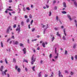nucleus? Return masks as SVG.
<instances>
[{
  "label": "nucleus",
  "mask_w": 77,
  "mask_h": 77,
  "mask_svg": "<svg viewBox=\"0 0 77 77\" xmlns=\"http://www.w3.org/2000/svg\"><path fill=\"white\" fill-rule=\"evenodd\" d=\"M65 72L66 73H68V71L66 70L65 71Z\"/></svg>",
  "instance_id": "obj_60"
},
{
  "label": "nucleus",
  "mask_w": 77,
  "mask_h": 77,
  "mask_svg": "<svg viewBox=\"0 0 77 77\" xmlns=\"http://www.w3.org/2000/svg\"><path fill=\"white\" fill-rule=\"evenodd\" d=\"M56 19L57 21H59V17H58V16H56Z\"/></svg>",
  "instance_id": "obj_21"
},
{
  "label": "nucleus",
  "mask_w": 77,
  "mask_h": 77,
  "mask_svg": "<svg viewBox=\"0 0 77 77\" xmlns=\"http://www.w3.org/2000/svg\"><path fill=\"white\" fill-rule=\"evenodd\" d=\"M6 72H8L7 70H5L4 72V73L5 75H6Z\"/></svg>",
  "instance_id": "obj_16"
},
{
  "label": "nucleus",
  "mask_w": 77,
  "mask_h": 77,
  "mask_svg": "<svg viewBox=\"0 0 77 77\" xmlns=\"http://www.w3.org/2000/svg\"><path fill=\"white\" fill-rule=\"evenodd\" d=\"M63 6L64 8H66V5L65 2H63Z\"/></svg>",
  "instance_id": "obj_6"
},
{
  "label": "nucleus",
  "mask_w": 77,
  "mask_h": 77,
  "mask_svg": "<svg viewBox=\"0 0 77 77\" xmlns=\"http://www.w3.org/2000/svg\"><path fill=\"white\" fill-rule=\"evenodd\" d=\"M18 68V66H16L15 67V69L16 70Z\"/></svg>",
  "instance_id": "obj_35"
},
{
  "label": "nucleus",
  "mask_w": 77,
  "mask_h": 77,
  "mask_svg": "<svg viewBox=\"0 0 77 77\" xmlns=\"http://www.w3.org/2000/svg\"><path fill=\"white\" fill-rule=\"evenodd\" d=\"M72 1L74 2V4L75 6H76L77 7V3H76L75 1V0H71Z\"/></svg>",
  "instance_id": "obj_5"
},
{
  "label": "nucleus",
  "mask_w": 77,
  "mask_h": 77,
  "mask_svg": "<svg viewBox=\"0 0 77 77\" xmlns=\"http://www.w3.org/2000/svg\"><path fill=\"white\" fill-rule=\"evenodd\" d=\"M26 62V63H28V61L24 59L23 62Z\"/></svg>",
  "instance_id": "obj_18"
},
{
  "label": "nucleus",
  "mask_w": 77,
  "mask_h": 77,
  "mask_svg": "<svg viewBox=\"0 0 77 77\" xmlns=\"http://www.w3.org/2000/svg\"><path fill=\"white\" fill-rule=\"evenodd\" d=\"M42 45L43 47H45V43L43 42L42 43Z\"/></svg>",
  "instance_id": "obj_13"
},
{
  "label": "nucleus",
  "mask_w": 77,
  "mask_h": 77,
  "mask_svg": "<svg viewBox=\"0 0 77 77\" xmlns=\"http://www.w3.org/2000/svg\"><path fill=\"white\" fill-rule=\"evenodd\" d=\"M13 63H16V59H15V58H14L13 59Z\"/></svg>",
  "instance_id": "obj_7"
},
{
  "label": "nucleus",
  "mask_w": 77,
  "mask_h": 77,
  "mask_svg": "<svg viewBox=\"0 0 77 77\" xmlns=\"http://www.w3.org/2000/svg\"><path fill=\"white\" fill-rule=\"evenodd\" d=\"M3 66H2L0 68V71H1L2 72V71H3Z\"/></svg>",
  "instance_id": "obj_10"
},
{
  "label": "nucleus",
  "mask_w": 77,
  "mask_h": 77,
  "mask_svg": "<svg viewBox=\"0 0 77 77\" xmlns=\"http://www.w3.org/2000/svg\"><path fill=\"white\" fill-rule=\"evenodd\" d=\"M11 26H9L8 27V28L7 29L6 32L7 33H9V29H11Z\"/></svg>",
  "instance_id": "obj_3"
},
{
  "label": "nucleus",
  "mask_w": 77,
  "mask_h": 77,
  "mask_svg": "<svg viewBox=\"0 0 77 77\" xmlns=\"http://www.w3.org/2000/svg\"><path fill=\"white\" fill-rule=\"evenodd\" d=\"M48 76V75H47V74H45V77H47Z\"/></svg>",
  "instance_id": "obj_50"
},
{
  "label": "nucleus",
  "mask_w": 77,
  "mask_h": 77,
  "mask_svg": "<svg viewBox=\"0 0 77 77\" xmlns=\"http://www.w3.org/2000/svg\"><path fill=\"white\" fill-rule=\"evenodd\" d=\"M33 22V20H32L31 22V25H32V23Z\"/></svg>",
  "instance_id": "obj_27"
},
{
  "label": "nucleus",
  "mask_w": 77,
  "mask_h": 77,
  "mask_svg": "<svg viewBox=\"0 0 77 77\" xmlns=\"http://www.w3.org/2000/svg\"><path fill=\"white\" fill-rule=\"evenodd\" d=\"M16 27V24H14V26H13V27L14 28H15V27Z\"/></svg>",
  "instance_id": "obj_41"
},
{
  "label": "nucleus",
  "mask_w": 77,
  "mask_h": 77,
  "mask_svg": "<svg viewBox=\"0 0 77 77\" xmlns=\"http://www.w3.org/2000/svg\"><path fill=\"white\" fill-rule=\"evenodd\" d=\"M9 2L10 3H12V0H9Z\"/></svg>",
  "instance_id": "obj_44"
},
{
  "label": "nucleus",
  "mask_w": 77,
  "mask_h": 77,
  "mask_svg": "<svg viewBox=\"0 0 77 77\" xmlns=\"http://www.w3.org/2000/svg\"><path fill=\"white\" fill-rule=\"evenodd\" d=\"M25 70L26 71H28L27 68L26 67L25 68Z\"/></svg>",
  "instance_id": "obj_53"
},
{
  "label": "nucleus",
  "mask_w": 77,
  "mask_h": 77,
  "mask_svg": "<svg viewBox=\"0 0 77 77\" xmlns=\"http://www.w3.org/2000/svg\"><path fill=\"white\" fill-rule=\"evenodd\" d=\"M56 35L58 36H60V34L59 33V32H57Z\"/></svg>",
  "instance_id": "obj_12"
},
{
  "label": "nucleus",
  "mask_w": 77,
  "mask_h": 77,
  "mask_svg": "<svg viewBox=\"0 0 77 77\" xmlns=\"http://www.w3.org/2000/svg\"><path fill=\"white\" fill-rule=\"evenodd\" d=\"M26 9H27V10H28V11H30V9L29 7H27Z\"/></svg>",
  "instance_id": "obj_26"
},
{
  "label": "nucleus",
  "mask_w": 77,
  "mask_h": 77,
  "mask_svg": "<svg viewBox=\"0 0 77 77\" xmlns=\"http://www.w3.org/2000/svg\"><path fill=\"white\" fill-rule=\"evenodd\" d=\"M75 47H76V44H75L73 45V48H75Z\"/></svg>",
  "instance_id": "obj_19"
},
{
  "label": "nucleus",
  "mask_w": 77,
  "mask_h": 77,
  "mask_svg": "<svg viewBox=\"0 0 77 77\" xmlns=\"http://www.w3.org/2000/svg\"><path fill=\"white\" fill-rule=\"evenodd\" d=\"M57 8V7H55L54 8V9H55V10H56Z\"/></svg>",
  "instance_id": "obj_43"
},
{
  "label": "nucleus",
  "mask_w": 77,
  "mask_h": 77,
  "mask_svg": "<svg viewBox=\"0 0 77 77\" xmlns=\"http://www.w3.org/2000/svg\"><path fill=\"white\" fill-rule=\"evenodd\" d=\"M41 72H40L39 74L38 75L39 77H41Z\"/></svg>",
  "instance_id": "obj_15"
},
{
  "label": "nucleus",
  "mask_w": 77,
  "mask_h": 77,
  "mask_svg": "<svg viewBox=\"0 0 77 77\" xmlns=\"http://www.w3.org/2000/svg\"><path fill=\"white\" fill-rule=\"evenodd\" d=\"M8 11L6 10L5 11V13H6V14H7V13H8Z\"/></svg>",
  "instance_id": "obj_55"
},
{
  "label": "nucleus",
  "mask_w": 77,
  "mask_h": 77,
  "mask_svg": "<svg viewBox=\"0 0 77 77\" xmlns=\"http://www.w3.org/2000/svg\"><path fill=\"white\" fill-rule=\"evenodd\" d=\"M29 17L30 18H32V16L31 14H30V15L29 16Z\"/></svg>",
  "instance_id": "obj_30"
},
{
  "label": "nucleus",
  "mask_w": 77,
  "mask_h": 77,
  "mask_svg": "<svg viewBox=\"0 0 77 77\" xmlns=\"http://www.w3.org/2000/svg\"><path fill=\"white\" fill-rule=\"evenodd\" d=\"M35 30V28L32 29V32H34Z\"/></svg>",
  "instance_id": "obj_42"
},
{
  "label": "nucleus",
  "mask_w": 77,
  "mask_h": 77,
  "mask_svg": "<svg viewBox=\"0 0 77 77\" xmlns=\"http://www.w3.org/2000/svg\"><path fill=\"white\" fill-rule=\"evenodd\" d=\"M18 44V41H16L15 42V43H14V44L15 45H17Z\"/></svg>",
  "instance_id": "obj_11"
},
{
  "label": "nucleus",
  "mask_w": 77,
  "mask_h": 77,
  "mask_svg": "<svg viewBox=\"0 0 77 77\" xmlns=\"http://www.w3.org/2000/svg\"><path fill=\"white\" fill-rule=\"evenodd\" d=\"M11 38L12 39H15V37H14V36L12 35L11 37Z\"/></svg>",
  "instance_id": "obj_36"
},
{
  "label": "nucleus",
  "mask_w": 77,
  "mask_h": 77,
  "mask_svg": "<svg viewBox=\"0 0 77 77\" xmlns=\"http://www.w3.org/2000/svg\"><path fill=\"white\" fill-rule=\"evenodd\" d=\"M9 15L11 16H12V14H11V12H9Z\"/></svg>",
  "instance_id": "obj_59"
},
{
  "label": "nucleus",
  "mask_w": 77,
  "mask_h": 77,
  "mask_svg": "<svg viewBox=\"0 0 77 77\" xmlns=\"http://www.w3.org/2000/svg\"><path fill=\"white\" fill-rule=\"evenodd\" d=\"M55 30H57V28H54Z\"/></svg>",
  "instance_id": "obj_63"
},
{
  "label": "nucleus",
  "mask_w": 77,
  "mask_h": 77,
  "mask_svg": "<svg viewBox=\"0 0 77 77\" xmlns=\"http://www.w3.org/2000/svg\"><path fill=\"white\" fill-rule=\"evenodd\" d=\"M34 59V58L33 57V56L32 57V59H31V60H32L31 64H32V65H33V64L34 63L33 62H35L36 60V58H35Z\"/></svg>",
  "instance_id": "obj_1"
},
{
  "label": "nucleus",
  "mask_w": 77,
  "mask_h": 77,
  "mask_svg": "<svg viewBox=\"0 0 77 77\" xmlns=\"http://www.w3.org/2000/svg\"><path fill=\"white\" fill-rule=\"evenodd\" d=\"M51 57H52V54H51L49 55V57L50 58H51Z\"/></svg>",
  "instance_id": "obj_25"
},
{
  "label": "nucleus",
  "mask_w": 77,
  "mask_h": 77,
  "mask_svg": "<svg viewBox=\"0 0 77 77\" xmlns=\"http://www.w3.org/2000/svg\"><path fill=\"white\" fill-rule=\"evenodd\" d=\"M75 59H77V55H75Z\"/></svg>",
  "instance_id": "obj_56"
},
{
  "label": "nucleus",
  "mask_w": 77,
  "mask_h": 77,
  "mask_svg": "<svg viewBox=\"0 0 77 77\" xmlns=\"http://www.w3.org/2000/svg\"><path fill=\"white\" fill-rule=\"evenodd\" d=\"M54 40V36H53L52 38V40H51L52 42H53Z\"/></svg>",
  "instance_id": "obj_17"
},
{
  "label": "nucleus",
  "mask_w": 77,
  "mask_h": 77,
  "mask_svg": "<svg viewBox=\"0 0 77 77\" xmlns=\"http://www.w3.org/2000/svg\"><path fill=\"white\" fill-rule=\"evenodd\" d=\"M7 76L8 77H9L10 76L9 75V74H7Z\"/></svg>",
  "instance_id": "obj_62"
},
{
  "label": "nucleus",
  "mask_w": 77,
  "mask_h": 77,
  "mask_svg": "<svg viewBox=\"0 0 77 77\" xmlns=\"http://www.w3.org/2000/svg\"><path fill=\"white\" fill-rule=\"evenodd\" d=\"M10 41V38H9L8 40H7V42H9Z\"/></svg>",
  "instance_id": "obj_51"
},
{
  "label": "nucleus",
  "mask_w": 77,
  "mask_h": 77,
  "mask_svg": "<svg viewBox=\"0 0 77 77\" xmlns=\"http://www.w3.org/2000/svg\"><path fill=\"white\" fill-rule=\"evenodd\" d=\"M20 47H22V46H23V44L22 43H20Z\"/></svg>",
  "instance_id": "obj_29"
},
{
  "label": "nucleus",
  "mask_w": 77,
  "mask_h": 77,
  "mask_svg": "<svg viewBox=\"0 0 77 77\" xmlns=\"http://www.w3.org/2000/svg\"><path fill=\"white\" fill-rule=\"evenodd\" d=\"M37 50H40V49L39 48V47L37 48Z\"/></svg>",
  "instance_id": "obj_49"
},
{
  "label": "nucleus",
  "mask_w": 77,
  "mask_h": 77,
  "mask_svg": "<svg viewBox=\"0 0 77 77\" xmlns=\"http://www.w3.org/2000/svg\"><path fill=\"white\" fill-rule=\"evenodd\" d=\"M30 21V20H29V19H27L26 20V22L29 23Z\"/></svg>",
  "instance_id": "obj_22"
},
{
  "label": "nucleus",
  "mask_w": 77,
  "mask_h": 77,
  "mask_svg": "<svg viewBox=\"0 0 77 77\" xmlns=\"http://www.w3.org/2000/svg\"><path fill=\"white\" fill-rule=\"evenodd\" d=\"M25 18H27V16L26 15L25 16Z\"/></svg>",
  "instance_id": "obj_47"
},
{
  "label": "nucleus",
  "mask_w": 77,
  "mask_h": 77,
  "mask_svg": "<svg viewBox=\"0 0 77 77\" xmlns=\"http://www.w3.org/2000/svg\"><path fill=\"white\" fill-rule=\"evenodd\" d=\"M61 29H63L64 27L63 26H61Z\"/></svg>",
  "instance_id": "obj_64"
},
{
  "label": "nucleus",
  "mask_w": 77,
  "mask_h": 77,
  "mask_svg": "<svg viewBox=\"0 0 77 77\" xmlns=\"http://www.w3.org/2000/svg\"><path fill=\"white\" fill-rule=\"evenodd\" d=\"M54 58H55V59H57V58H58V56H55L54 57Z\"/></svg>",
  "instance_id": "obj_33"
},
{
  "label": "nucleus",
  "mask_w": 77,
  "mask_h": 77,
  "mask_svg": "<svg viewBox=\"0 0 77 77\" xmlns=\"http://www.w3.org/2000/svg\"><path fill=\"white\" fill-rule=\"evenodd\" d=\"M66 30V29H63L64 33V35H65V36H66V32H65Z\"/></svg>",
  "instance_id": "obj_8"
},
{
  "label": "nucleus",
  "mask_w": 77,
  "mask_h": 77,
  "mask_svg": "<svg viewBox=\"0 0 77 77\" xmlns=\"http://www.w3.org/2000/svg\"><path fill=\"white\" fill-rule=\"evenodd\" d=\"M21 24L22 26H24V22L22 21L21 22Z\"/></svg>",
  "instance_id": "obj_23"
},
{
  "label": "nucleus",
  "mask_w": 77,
  "mask_h": 77,
  "mask_svg": "<svg viewBox=\"0 0 77 77\" xmlns=\"http://www.w3.org/2000/svg\"><path fill=\"white\" fill-rule=\"evenodd\" d=\"M37 41V39H35L34 40H32V41Z\"/></svg>",
  "instance_id": "obj_48"
},
{
  "label": "nucleus",
  "mask_w": 77,
  "mask_h": 77,
  "mask_svg": "<svg viewBox=\"0 0 77 77\" xmlns=\"http://www.w3.org/2000/svg\"><path fill=\"white\" fill-rule=\"evenodd\" d=\"M67 51H65V54H67Z\"/></svg>",
  "instance_id": "obj_37"
},
{
  "label": "nucleus",
  "mask_w": 77,
  "mask_h": 77,
  "mask_svg": "<svg viewBox=\"0 0 77 77\" xmlns=\"http://www.w3.org/2000/svg\"><path fill=\"white\" fill-rule=\"evenodd\" d=\"M63 38L64 40H65L66 39L65 38V36H63Z\"/></svg>",
  "instance_id": "obj_40"
},
{
  "label": "nucleus",
  "mask_w": 77,
  "mask_h": 77,
  "mask_svg": "<svg viewBox=\"0 0 77 77\" xmlns=\"http://www.w3.org/2000/svg\"><path fill=\"white\" fill-rule=\"evenodd\" d=\"M9 11H13V10H12V9H9Z\"/></svg>",
  "instance_id": "obj_45"
},
{
  "label": "nucleus",
  "mask_w": 77,
  "mask_h": 77,
  "mask_svg": "<svg viewBox=\"0 0 77 77\" xmlns=\"http://www.w3.org/2000/svg\"><path fill=\"white\" fill-rule=\"evenodd\" d=\"M62 14H66V12L64 11H62Z\"/></svg>",
  "instance_id": "obj_28"
},
{
  "label": "nucleus",
  "mask_w": 77,
  "mask_h": 77,
  "mask_svg": "<svg viewBox=\"0 0 77 77\" xmlns=\"http://www.w3.org/2000/svg\"><path fill=\"white\" fill-rule=\"evenodd\" d=\"M51 11H49V16H51Z\"/></svg>",
  "instance_id": "obj_31"
},
{
  "label": "nucleus",
  "mask_w": 77,
  "mask_h": 77,
  "mask_svg": "<svg viewBox=\"0 0 77 77\" xmlns=\"http://www.w3.org/2000/svg\"><path fill=\"white\" fill-rule=\"evenodd\" d=\"M17 71L18 72H20L21 71V69H20V68H19L17 69Z\"/></svg>",
  "instance_id": "obj_14"
},
{
  "label": "nucleus",
  "mask_w": 77,
  "mask_h": 77,
  "mask_svg": "<svg viewBox=\"0 0 77 77\" xmlns=\"http://www.w3.org/2000/svg\"><path fill=\"white\" fill-rule=\"evenodd\" d=\"M52 74L51 75V76H50L49 77H53V72H52Z\"/></svg>",
  "instance_id": "obj_39"
},
{
  "label": "nucleus",
  "mask_w": 77,
  "mask_h": 77,
  "mask_svg": "<svg viewBox=\"0 0 77 77\" xmlns=\"http://www.w3.org/2000/svg\"><path fill=\"white\" fill-rule=\"evenodd\" d=\"M30 24H29L28 25V27H29V29H30Z\"/></svg>",
  "instance_id": "obj_54"
},
{
  "label": "nucleus",
  "mask_w": 77,
  "mask_h": 77,
  "mask_svg": "<svg viewBox=\"0 0 77 77\" xmlns=\"http://www.w3.org/2000/svg\"><path fill=\"white\" fill-rule=\"evenodd\" d=\"M17 17L16 16H15V18H14V19L15 20H17Z\"/></svg>",
  "instance_id": "obj_57"
},
{
  "label": "nucleus",
  "mask_w": 77,
  "mask_h": 77,
  "mask_svg": "<svg viewBox=\"0 0 77 77\" xmlns=\"http://www.w3.org/2000/svg\"><path fill=\"white\" fill-rule=\"evenodd\" d=\"M5 62H6V63L7 64H8V61H7V60H6V59H5Z\"/></svg>",
  "instance_id": "obj_34"
},
{
  "label": "nucleus",
  "mask_w": 77,
  "mask_h": 77,
  "mask_svg": "<svg viewBox=\"0 0 77 77\" xmlns=\"http://www.w3.org/2000/svg\"><path fill=\"white\" fill-rule=\"evenodd\" d=\"M1 45L2 47H3V44L2 42H1Z\"/></svg>",
  "instance_id": "obj_20"
},
{
  "label": "nucleus",
  "mask_w": 77,
  "mask_h": 77,
  "mask_svg": "<svg viewBox=\"0 0 77 77\" xmlns=\"http://www.w3.org/2000/svg\"><path fill=\"white\" fill-rule=\"evenodd\" d=\"M70 74L71 75H73V73L72 72H71Z\"/></svg>",
  "instance_id": "obj_52"
},
{
  "label": "nucleus",
  "mask_w": 77,
  "mask_h": 77,
  "mask_svg": "<svg viewBox=\"0 0 77 77\" xmlns=\"http://www.w3.org/2000/svg\"><path fill=\"white\" fill-rule=\"evenodd\" d=\"M46 6L47 8H49V6H48V5H46Z\"/></svg>",
  "instance_id": "obj_46"
},
{
  "label": "nucleus",
  "mask_w": 77,
  "mask_h": 77,
  "mask_svg": "<svg viewBox=\"0 0 77 77\" xmlns=\"http://www.w3.org/2000/svg\"><path fill=\"white\" fill-rule=\"evenodd\" d=\"M56 3V1L54 0L53 1V4H54V3Z\"/></svg>",
  "instance_id": "obj_38"
},
{
  "label": "nucleus",
  "mask_w": 77,
  "mask_h": 77,
  "mask_svg": "<svg viewBox=\"0 0 77 77\" xmlns=\"http://www.w3.org/2000/svg\"><path fill=\"white\" fill-rule=\"evenodd\" d=\"M18 30H20V28H18L17 29H16V31H18Z\"/></svg>",
  "instance_id": "obj_32"
},
{
  "label": "nucleus",
  "mask_w": 77,
  "mask_h": 77,
  "mask_svg": "<svg viewBox=\"0 0 77 77\" xmlns=\"http://www.w3.org/2000/svg\"><path fill=\"white\" fill-rule=\"evenodd\" d=\"M40 44H42V41H40Z\"/></svg>",
  "instance_id": "obj_61"
},
{
  "label": "nucleus",
  "mask_w": 77,
  "mask_h": 77,
  "mask_svg": "<svg viewBox=\"0 0 77 77\" xmlns=\"http://www.w3.org/2000/svg\"><path fill=\"white\" fill-rule=\"evenodd\" d=\"M35 66H33L32 68V70L34 71H35Z\"/></svg>",
  "instance_id": "obj_24"
},
{
  "label": "nucleus",
  "mask_w": 77,
  "mask_h": 77,
  "mask_svg": "<svg viewBox=\"0 0 77 77\" xmlns=\"http://www.w3.org/2000/svg\"><path fill=\"white\" fill-rule=\"evenodd\" d=\"M12 13V14H15V11H13Z\"/></svg>",
  "instance_id": "obj_58"
},
{
  "label": "nucleus",
  "mask_w": 77,
  "mask_h": 77,
  "mask_svg": "<svg viewBox=\"0 0 77 77\" xmlns=\"http://www.w3.org/2000/svg\"><path fill=\"white\" fill-rule=\"evenodd\" d=\"M23 51L24 54H26V48H25L23 50Z\"/></svg>",
  "instance_id": "obj_4"
},
{
  "label": "nucleus",
  "mask_w": 77,
  "mask_h": 77,
  "mask_svg": "<svg viewBox=\"0 0 77 77\" xmlns=\"http://www.w3.org/2000/svg\"><path fill=\"white\" fill-rule=\"evenodd\" d=\"M67 17L69 18L70 20H72L71 18V16H70V15H69L68 14Z\"/></svg>",
  "instance_id": "obj_9"
},
{
  "label": "nucleus",
  "mask_w": 77,
  "mask_h": 77,
  "mask_svg": "<svg viewBox=\"0 0 77 77\" xmlns=\"http://www.w3.org/2000/svg\"><path fill=\"white\" fill-rule=\"evenodd\" d=\"M58 75L59 77H63V75H62L61 73L60 70L59 71Z\"/></svg>",
  "instance_id": "obj_2"
}]
</instances>
